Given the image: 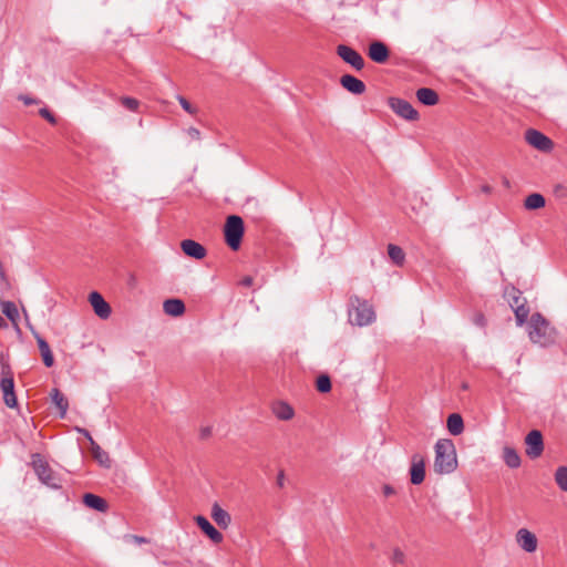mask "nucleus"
<instances>
[{"mask_svg":"<svg viewBox=\"0 0 567 567\" xmlns=\"http://www.w3.org/2000/svg\"><path fill=\"white\" fill-rule=\"evenodd\" d=\"M528 337L533 343L549 347L556 341V330L539 312L533 313L527 324Z\"/></svg>","mask_w":567,"mask_h":567,"instance_id":"1","label":"nucleus"},{"mask_svg":"<svg viewBox=\"0 0 567 567\" xmlns=\"http://www.w3.org/2000/svg\"><path fill=\"white\" fill-rule=\"evenodd\" d=\"M434 470L439 474H450L457 467L455 445L450 439H440L435 443Z\"/></svg>","mask_w":567,"mask_h":567,"instance_id":"2","label":"nucleus"},{"mask_svg":"<svg viewBox=\"0 0 567 567\" xmlns=\"http://www.w3.org/2000/svg\"><path fill=\"white\" fill-rule=\"evenodd\" d=\"M31 465L39 481L52 489L62 487L60 477L53 472L49 463L39 453L32 455Z\"/></svg>","mask_w":567,"mask_h":567,"instance_id":"3","label":"nucleus"},{"mask_svg":"<svg viewBox=\"0 0 567 567\" xmlns=\"http://www.w3.org/2000/svg\"><path fill=\"white\" fill-rule=\"evenodd\" d=\"M350 306L351 309L349 310V318L353 324L363 327L374 321L375 313L373 308L365 300H361L357 296L351 297Z\"/></svg>","mask_w":567,"mask_h":567,"instance_id":"4","label":"nucleus"},{"mask_svg":"<svg viewBox=\"0 0 567 567\" xmlns=\"http://www.w3.org/2000/svg\"><path fill=\"white\" fill-rule=\"evenodd\" d=\"M244 230V220L240 216L230 215L227 217L224 227V236L230 249L237 250L240 247Z\"/></svg>","mask_w":567,"mask_h":567,"instance_id":"5","label":"nucleus"},{"mask_svg":"<svg viewBox=\"0 0 567 567\" xmlns=\"http://www.w3.org/2000/svg\"><path fill=\"white\" fill-rule=\"evenodd\" d=\"M389 106L391 110L399 115L400 117L408 121H416L419 120V112L413 107V105L400 97H390Z\"/></svg>","mask_w":567,"mask_h":567,"instance_id":"6","label":"nucleus"},{"mask_svg":"<svg viewBox=\"0 0 567 567\" xmlns=\"http://www.w3.org/2000/svg\"><path fill=\"white\" fill-rule=\"evenodd\" d=\"M526 142L536 150L548 153L554 148V142L542 132L529 128L525 133Z\"/></svg>","mask_w":567,"mask_h":567,"instance_id":"7","label":"nucleus"},{"mask_svg":"<svg viewBox=\"0 0 567 567\" xmlns=\"http://www.w3.org/2000/svg\"><path fill=\"white\" fill-rule=\"evenodd\" d=\"M526 455L532 460L537 458L544 451V441L542 432L538 430L530 431L525 437Z\"/></svg>","mask_w":567,"mask_h":567,"instance_id":"8","label":"nucleus"},{"mask_svg":"<svg viewBox=\"0 0 567 567\" xmlns=\"http://www.w3.org/2000/svg\"><path fill=\"white\" fill-rule=\"evenodd\" d=\"M337 54L348 64H350L357 71H361L364 68V60L362 55L347 44H339L337 47Z\"/></svg>","mask_w":567,"mask_h":567,"instance_id":"9","label":"nucleus"},{"mask_svg":"<svg viewBox=\"0 0 567 567\" xmlns=\"http://www.w3.org/2000/svg\"><path fill=\"white\" fill-rule=\"evenodd\" d=\"M515 540L518 547L528 554L536 551L538 546V539L536 535L527 528H519L516 532Z\"/></svg>","mask_w":567,"mask_h":567,"instance_id":"10","label":"nucleus"},{"mask_svg":"<svg viewBox=\"0 0 567 567\" xmlns=\"http://www.w3.org/2000/svg\"><path fill=\"white\" fill-rule=\"evenodd\" d=\"M0 389L3 393V401L8 408H16L18 405L17 396L14 393L13 373L1 377Z\"/></svg>","mask_w":567,"mask_h":567,"instance_id":"11","label":"nucleus"},{"mask_svg":"<svg viewBox=\"0 0 567 567\" xmlns=\"http://www.w3.org/2000/svg\"><path fill=\"white\" fill-rule=\"evenodd\" d=\"M89 300L97 317H100L101 319H107L111 316V307L104 300L101 293H99L97 291L91 292Z\"/></svg>","mask_w":567,"mask_h":567,"instance_id":"12","label":"nucleus"},{"mask_svg":"<svg viewBox=\"0 0 567 567\" xmlns=\"http://www.w3.org/2000/svg\"><path fill=\"white\" fill-rule=\"evenodd\" d=\"M411 483L420 485L425 478V463L421 455L414 454L412 456V464L410 468Z\"/></svg>","mask_w":567,"mask_h":567,"instance_id":"13","label":"nucleus"},{"mask_svg":"<svg viewBox=\"0 0 567 567\" xmlns=\"http://www.w3.org/2000/svg\"><path fill=\"white\" fill-rule=\"evenodd\" d=\"M195 522L197 526L202 529V532L214 543V544H220L224 539L223 534L218 532L210 522L202 516L198 515L195 517Z\"/></svg>","mask_w":567,"mask_h":567,"instance_id":"14","label":"nucleus"},{"mask_svg":"<svg viewBox=\"0 0 567 567\" xmlns=\"http://www.w3.org/2000/svg\"><path fill=\"white\" fill-rule=\"evenodd\" d=\"M181 248L186 256L196 260L205 258L207 254L206 248L193 239H184L181 243Z\"/></svg>","mask_w":567,"mask_h":567,"instance_id":"15","label":"nucleus"},{"mask_svg":"<svg viewBox=\"0 0 567 567\" xmlns=\"http://www.w3.org/2000/svg\"><path fill=\"white\" fill-rule=\"evenodd\" d=\"M368 55L373 62L382 64L388 61L390 51L383 42L374 41L369 45Z\"/></svg>","mask_w":567,"mask_h":567,"instance_id":"16","label":"nucleus"},{"mask_svg":"<svg viewBox=\"0 0 567 567\" xmlns=\"http://www.w3.org/2000/svg\"><path fill=\"white\" fill-rule=\"evenodd\" d=\"M340 84L344 90H347L348 92H350L354 95L363 94L367 89L363 81L359 80L358 78H355L351 74L342 75L340 78Z\"/></svg>","mask_w":567,"mask_h":567,"instance_id":"17","label":"nucleus"},{"mask_svg":"<svg viewBox=\"0 0 567 567\" xmlns=\"http://www.w3.org/2000/svg\"><path fill=\"white\" fill-rule=\"evenodd\" d=\"M33 336L37 340L44 365L51 368L54 364V357L49 343L39 333L33 332Z\"/></svg>","mask_w":567,"mask_h":567,"instance_id":"18","label":"nucleus"},{"mask_svg":"<svg viewBox=\"0 0 567 567\" xmlns=\"http://www.w3.org/2000/svg\"><path fill=\"white\" fill-rule=\"evenodd\" d=\"M83 503L89 508L95 509L101 513L106 512L109 508V505L104 498L92 493L84 494Z\"/></svg>","mask_w":567,"mask_h":567,"instance_id":"19","label":"nucleus"},{"mask_svg":"<svg viewBox=\"0 0 567 567\" xmlns=\"http://www.w3.org/2000/svg\"><path fill=\"white\" fill-rule=\"evenodd\" d=\"M416 99L420 103L426 106H433L439 102L437 93L430 87H421L415 93Z\"/></svg>","mask_w":567,"mask_h":567,"instance_id":"20","label":"nucleus"},{"mask_svg":"<svg viewBox=\"0 0 567 567\" xmlns=\"http://www.w3.org/2000/svg\"><path fill=\"white\" fill-rule=\"evenodd\" d=\"M212 518L223 529H226L231 522L230 515L217 503H215L212 507Z\"/></svg>","mask_w":567,"mask_h":567,"instance_id":"21","label":"nucleus"},{"mask_svg":"<svg viewBox=\"0 0 567 567\" xmlns=\"http://www.w3.org/2000/svg\"><path fill=\"white\" fill-rule=\"evenodd\" d=\"M163 309L166 315L178 317L185 312V303L181 299H167L163 303Z\"/></svg>","mask_w":567,"mask_h":567,"instance_id":"22","label":"nucleus"},{"mask_svg":"<svg viewBox=\"0 0 567 567\" xmlns=\"http://www.w3.org/2000/svg\"><path fill=\"white\" fill-rule=\"evenodd\" d=\"M50 396L59 411V416L64 417L69 408L66 398L56 388L51 390Z\"/></svg>","mask_w":567,"mask_h":567,"instance_id":"23","label":"nucleus"},{"mask_svg":"<svg viewBox=\"0 0 567 567\" xmlns=\"http://www.w3.org/2000/svg\"><path fill=\"white\" fill-rule=\"evenodd\" d=\"M272 412L277 419L282 421H289L293 417L295 411L292 406L286 402H278L274 405Z\"/></svg>","mask_w":567,"mask_h":567,"instance_id":"24","label":"nucleus"},{"mask_svg":"<svg viewBox=\"0 0 567 567\" xmlns=\"http://www.w3.org/2000/svg\"><path fill=\"white\" fill-rule=\"evenodd\" d=\"M446 426L452 435H460L464 430V422L460 414L452 413L449 415Z\"/></svg>","mask_w":567,"mask_h":567,"instance_id":"25","label":"nucleus"},{"mask_svg":"<svg viewBox=\"0 0 567 567\" xmlns=\"http://www.w3.org/2000/svg\"><path fill=\"white\" fill-rule=\"evenodd\" d=\"M91 453L94 460L100 465L104 467H110L111 461L109 454L104 450H102V447L95 441H92Z\"/></svg>","mask_w":567,"mask_h":567,"instance_id":"26","label":"nucleus"},{"mask_svg":"<svg viewBox=\"0 0 567 567\" xmlns=\"http://www.w3.org/2000/svg\"><path fill=\"white\" fill-rule=\"evenodd\" d=\"M504 297L506 298L511 308H514L516 305L518 306L526 301V299L522 296V291L514 286L505 288Z\"/></svg>","mask_w":567,"mask_h":567,"instance_id":"27","label":"nucleus"},{"mask_svg":"<svg viewBox=\"0 0 567 567\" xmlns=\"http://www.w3.org/2000/svg\"><path fill=\"white\" fill-rule=\"evenodd\" d=\"M503 458L505 464L511 468H517L520 465V456L515 449L506 446L503 450Z\"/></svg>","mask_w":567,"mask_h":567,"instance_id":"28","label":"nucleus"},{"mask_svg":"<svg viewBox=\"0 0 567 567\" xmlns=\"http://www.w3.org/2000/svg\"><path fill=\"white\" fill-rule=\"evenodd\" d=\"M546 204L545 197L542 194L533 193L525 198L524 207L528 210L543 208Z\"/></svg>","mask_w":567,"mask_h":567,"instance_id":"29","label":"nucleus"},{"mask_svg":"<svg viewBox=\"0 0 567 567\" xmlns=\"http://www.w3.org/2000/svg\"><path fill=\"white\" fill-rule=\"evenodd\" d=\"M388 254H389V257L391 258V260L396 266H402L404 264L405 254L400 246L389 244L388 245Z\"/></svg>","mask_w":567,"mask_h":567,"instance_id":"30","label":"nucleus"},{"mask_svg":"<svg viewBox=\"0 0 567 567\" xmlns=\"http://www.w3.org/2000/svg\"><path fill=\"white\" fill-rule=\"evenodd\" d=\"M512 309L515 313V319H516L517 326L522 327L527 321V318L529 315V307L526 305V301H525L518 306L516 305Z\"/></svg>","mask_w":567,"mask_h":567,"instance_id":"31","label":"nucleus"},{"mask_svg":"<svg viewBox=\"0 0 567 567\" xmlns=\"http://www.w3.org/2000/svg\"><path fill=\"white\" fill-rule=\"evenodd\" d=\"M557 486L567 493V466H558L554 474Z\"/></svg>","mask_w":567,"mask_h":567,"instance_id":"32","label":"nucleus"},{"mask_svg":"<svg viewBox=\"0 0 567 567\" xmlns=\"http://www.w3.org/2000/svg\"><path fill=\"white\" fill-rule=\"evenodd\" d=\"M2 312L12 322H16L19 319L18 308L12 301L2 302Z\"/></svg>","mask_w":567,"mask_h":567,"instance_id":"33","label":"nucleus"},{"mask_svg":"<svg viewBox=\"0 0 567 567\" xmlns=\"http://www.w3.org/2000/svg\"><path fill=\"white\" fill-rule=\"evenodd\" d=\"M317 390L321 393H328L331 390V380L328 374H321L316 382Z\"/></svg>","mask_w":567,"mask_h":567,"instance_id":"34","label":"nucleus"},{"mask_svg":"<svg viewBox=\"0 0 567 567\" xmlns=\"http://www.w3.org/2000/svg\"><path fill=\"white\" fill-rule=\"evenodd\" d=\"M391 563L394 566L405 565V563H406L405 554L400 548H394L393 553H392V556H391Z\"/></svg>","mask_w":567,"mask_h":567,"instance_id":"35","label":"nucleus"},{"mask_svg":"<svg viewBox=\"0 0 567 567\" xmlns=\"http://www.w3.org/2000/svg\"><path fill=\"white\" fill-rule=\"evenodd\" d=\"M121 103L130 111H136L140 105V102L136 99L130 96L122 97Z\"/></svg>","mask_w":567,"mask_h":567,"instance_id":"36","label":"nucleus"},{"mask_svg":"<svg viewBox=\"0 0 567 567\" xmlns=\"http://www.w3.org/2000/svg\"><path fill=\"white\" fill-rule=\"evenodd\" d=\"M177 101L184 111L194 115L197 112V109L194 107L184 96L177 95Z\"/></svg>","mask_w":567,"mask_h":567,"instance_id":"37","label":"nucleus"},{"mask_svg":"<svg viewBox=\"0 0 567 567\" xmlns=\"http://www.w3.org/2000/svg\"><path fill=\"white\" fill-rule=\"evenodd\" d=\"M0 368H1V377L12 373L9 361L2 352H0Z\"/></svg>","mask_w":567,"mask_h":567,"instance_id":"38","label":"nucleus"},{"mask_svg":"<svg viewBox=\"0 0 567 567\" xmlns=\"http://www.w3.org/2000/svg\"><path fill=\"white\" fill-rule=\"evenodd\" d=\"M39 114L45 118L47 121H49L50 123L52 124H55L56 123V120L54 117V115L47 109V107H42L39 110Z\"/></svg>","mask_w":567,"mask_h":567,"instance_id":"39","label":"nucleus"},{"mask_svg":"<svg viewBox=\"0 0 567 567\" xmlns=\"http://www.w3.org/2000/svg\"><path fill=\"white\" fill-rule=\"evenodd\" d=\"M20 101H22L25 105H32V104H37L39 103V101L37 99H33L29 95H19L18 97Z\"/></svg>","mask_w":567,"mask_h":567,"instance_id":"40","label":"nucleus"},{"mask_svg":"<svg viewBox=\"0 0 567 567\" xmlns=\"http://www.w3.org/2000/svg\"><path fill=\"white\" fill-rule=\"evenodd\" d=\"M187 134L192 140H199L200 138V132L196 127H189L187 130Z\"/></svg>","mask_w":567,"mask_h":567,"instance_id":"41","label":"nucleus"},{"mask_svg":"<svg viewBox=\"0 0 567 567\" xmlns=\"http://www.w3.org/2000/svg\"><path fill=\"white\" fill-rule=\"evenodd\" d=\"M252 282H254V279L250 276H246L240 280V285L244 287H250L252 285Z\"/></svg>","mask_w":567,"mask_h":567,"instance_id":"42","label":"nucleus"},{"mask_svg":"<svg viewBox=\"0 0 567 567\" xmlns=\"http://www.w3.org/2000/svg\"><path fill=\"white\" fill-rule=\"evenodd\" d=\"M284 484H285V473H284V471H280L277 475V485L279 487H284Z\"/></svg>","mask_w":567,"mask_h":567,"instance_id":"43","label":"nucleus"},{"mask_svg":"<svg viewBox=\"0 0 567 567\" xmlns=\"http://www.w3.org/2000/svg\"><path fill=\"white\" fill-rule=\"evenodd\" d=\"M394 493H395L394 488L391 485L386 484V485L383 486V494H384V496L388 497V496L393 495Z\"/></svg>","mask_w":567,"mask_h":567,"instance_id":"44","label":"nucleus"},{"mask_svg":"<svg viewBox=\"0 0 567 567\" xmlns=\"http://www.w3.org/2000/svg\"><path fill=\"white\" fill-rule=\"evenodd\" d=\"M133 540L137 544H147L150 540L146 537L133 535Z\"/></svg>","mask_w":567,"mask_h":567,"instance_id":"45","label":"nucleus"},{"mask_svg":"<svg viewBox=\"0 0 567 567\" xmlns=\"http://www.w3.org/2000/svg\"><path fill=\"white\" fill-rule=\"evenodd\" d=\"M79 432L82 433L89 440L90 444H92V441H94V440L87 430L79 429Z\"/></svg>","mask_w":567,"mask_h":567,"instance_id":"46","label":"nucleus"},{"mask_svg":"<svg viewBox=\"0 0 567 567\" xmlns=\"http://www.w3.org/2000/svg\"><path fill=\"white\" fill-rule=\"evenodd\" d=\"M210 433H212V429L210 427H204V429H202L200 436L203 439H205V437L209 436Z\"/></svg>","mask_w":567,"mask_h":567,"instance_id":"47","label":"nucleus"},{"mask_svg":"<svg viewBox=\"0 0 567 567\" xmlns=\"http://www.w3.org/2000/svg\"><path fill=\"white\" fill-rule=\"evenodd\" d=\"M481 190L485 194H491L492 193V187L489 185H483L481 187Z\"/></svg>","mask_w":567,"mask_h":567,"instance_id":"48","label":"nucleus"},{"mask_svg":"<svg viewBox=\"0 0 567 567\" xmlns=\"http://www.w3.org/2000/svg\"><path fill=\"white\" fill-rule=\"evenodd\" d=\"M7 327V322L6 320L0 316V328H6Z\"/></svg>","mask_w":567,"mask_h":567,"instance_id":"49","label":"nucleus"},{"mask_svg":"<svg viewBox=\"0 0 567 567\" xmlns=\"http://www.w3.org/2000/svg\"><path fill=\"white\" fill-rule=\"evenodd\" d=\"M483 321H484V317H483V316H480V317L477 318V320H476V322H477L478 324H483Z\"/></svg>","mask_w":567,"mask_h":567,"instance_id":"50","label":"nucleus"},{"mask_svg":"<svg viewBox=\"0 0 567 567\" xmlns=\"http://www.w3.org/2000/svg\"><path fill=\"white\" fill-rule=\"evenodd\" d=\"M462 389H463V390H467V389H468L467 383H463V384H462Z\"/></svg>","mask_w":567,"mask_h":567,"instance_id":"51","label":"nucleus"},{"mask_svg":"<svg viewBox=\"0 0 567 567\" xmlns=\"http://www.w3.org/2000/svg\"><path fill=\"white\" fill-rule=\"evenodd\" d=\"M504 185L508 186L509 182L507 179L504 181Z\"/></svg>","mask_w":567,"mask_h":567,"instance_id":"52","label":"nucleus"}]
</instances>
